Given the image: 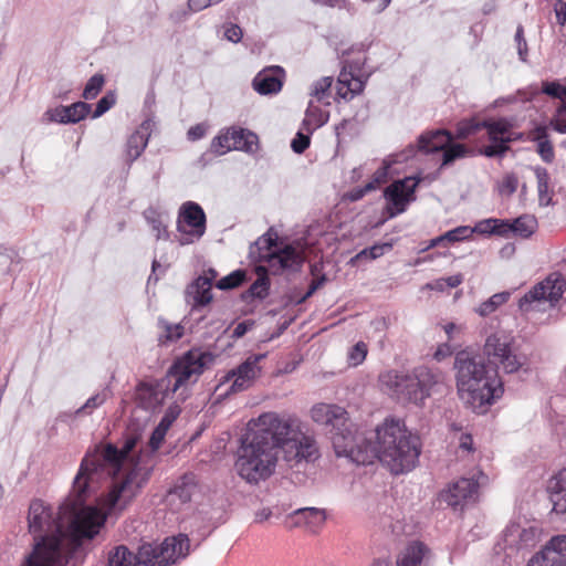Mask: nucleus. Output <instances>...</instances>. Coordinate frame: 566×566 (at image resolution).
<instances>
[{
  "mask_svg": "<svg viewBox=\"0 0 566 566\" xmlns=\"http://www.w3.org/2000/svg\"><path fill=\"white\" fill-rule=\"evenodd\" d=\"M74 500L63 503L56 516L50 506L34 500L29 507V530L35 544L22 566H66L84 539H93L104 526L105 510L84 506L86 493L78 494L74 486Z\"/></svg>",
  "mask_w": 566,
  "mask_h": 566,
  "instance_id": "nucleus-1",
  "label": "nucleus"
},
{
  "mask_svg": "<svg viewBox=\"0 0 566 566\" xmlns=\"http://www.w3.org/2000/svg\"><path fill=\"white\" fill-rule=\"evenodd\" d=\"M251 423L234 463L238 475L249 484L256 485L273 475L281 450L287 462H311L319 455L315 438L301 430V421L294 416L264 412Z\"/></svg>",
  "mask_w": 566,
  "mask_h": 566,
  "instance_id": "nucleus-2",
  "label": "nucleus"
},
{
  "mask_svg": "<svg viewBox=\"0 0 566 566\" xmlns=\"http://www.w3.org/2000/svg\"><path fill=\"white\" fill-rule=\"evenodd\" d=\"M137 439L127 438L122 449L107 444L102 450L86 454L74 479V490L87 493L98 481L116 475L125 468L123 479L113 482L109 491L101 499L102 509L108 514L123 511L137 496L149 480L151 468L140 461L133 462L130 455Z\"/></svg>",
  "mask_w": 566,
  "mask_h": 566,
  "instance_id": "nucleus-3",
  "label": "nucleus"
},
{
  "mask_svg": "<svg viewBox=\"0 0 566 566\" xmlns=\"http://www.w3.org/2000/svg\"><path fill=\"white\" fill-rule=\"evenodd\" d=\"M420 455L419 438L399 420H386L369 438H361L353 462L361 465L378 459L394 474L415 469Z\"/></svg>",
  "mask_w": 566,
  "mask_h": 566,
  "instance_id": "nucleus-4",
  "label": "nucleus"
},
{
  "mask_svg": "<svg viewBox=\"0 0 566 566\" xmlns=\"http://www.w3.org/2000/svg\"><path fill=\"white\" fill-rule=\"evenodd\" d=\"M453 368L459 397L474 412H485L502 397L504 388L499 373L485 363L480 353L472 349L458 352Z\"/></svg>",
  "mask_w": 566,
  "mask_h": 566,
  "instance_id": "nucleus-5",
  "label": "nucleus"
},
{
  "mask_svg": "<svg viewBox=\"0 0 566 566\" xmlns=\"http://www.w3.org/2000/svg\"><path fill=\"white\" fill-rule=\"evenodd\" d=\"M189 551V538L179 534L155 545L145 543L134 553L125 545L113 547L107 554V566H167L185 557Z\"/></svg>",
  "mask_w": 566,
  "mask_h": 566,
  "instance_id": "nucleus-6",
  "label": "nucleus"
},
{
  "mask_svg": "<svg viewBox=\"0 0 566 566\" xmlns=\"http://www.w3.org/2000/svg\"><path fill=\"white\" fill-rule=\"evenodd\" d=\"M310 413L312 420L323 426L331 436L336 455L353 461L361 438L356 436L355 426L346 409L334 403L318 402L311 408Z\"/></svg>",
  "mask_w": 566,
  "mask_h": 566,
  "instance_id": "nucleus-7",
  "label": "nucleus"
},
{
  "mask_svg": "<svg viewBox=\"0 0 566 566\" xmlns=\"http://www.w3.org/2000/svg\"><path fill=\"white\" fill-rule=\"evenodd\" d=\"M214 360L211 353L202 352L200 349H190L182 356L177 358L169 367L166 380V389L171 394L180 391L182 399L186 398V389L189 385L197 382L200 375L208 368Z\"/></svg>",
  "mask_w": 566,
  "mask_h": 566,
  "instance_id": "nucleus-8",
  "label": "nucleus"
},
{
  "mask_svg": "<svg viewBox=\"0 0 566 566\" xmlns=\"http://www.w3.org/2000/svg\"><path fill=\"white\" fill-rule=\"evenodd\" d=\"M177 230L180 233L178 242L181 245L198 241L206 232L203 209L193 201L184 203L179 212Z\"/></svg>",
  "mask_w": 566,
  "mask_h": 566,
  "instance_id": "nucleus-9",
  "label": "nucleus"
},
{
  "mask_svg": "<svg viewBox=\"0 0 566 566\" xmlns=\"http://www.w3.org/2000/svg\"><path fill=\"white\" fill-rule=\"evenodd\" d=\"M566 281L560 273H551L545 280L528 291L518 303L522 311L528 312L533 303L548 302L554 306L563 296Z\"/></svg>",
  "mask_w": 566,
  "mask_h": 566,
  "instance_id": "nucleus-10",
  "label": "nucleus"
},
{
  "mask_svg": "<svg viewBox=\"0 0 566 566\" xmlns=\"http://www.w3.org/2000/svg\"><path fill=\"white\" fill-rule=\"evenodd\" d=\"M418 184L419 179L406 177L394 181L385 189L386 210L390 218L406 211L407 206L415 200V190Z\"/></svg>",
  "mask_w": 566,
  "mask_h": 566,
  "instance_id": "nucleus-11",
  "label": "nucleus"
},
{
  "mask_svg": "<svg viewBox=\"0 0 566 566\" xmlns=\"http://www.w3.org/2000/svg\"><path fill=\"white\" fill-rule=\"evenodd\" d=\"M259 262L266 263L268 273L273 275L282 274L286 271L297 272L303 264V255L294 247L287 244L283 248H275L272 252H266L258 256Z\"/></svg>",
  "mask_w": 566,
  "mask_h": 566,
  "instance_id": "nucleus-12",
  "label": "nucleus"
},
{
  "mask_svg": "<svg viewBox=\"0 0 566 566\" xmlns=\"http://www.w3.org/2000/svg\"><path fill=\"white\" fill-rule=\"evenodd\" d=\"M486 475L479 472L478 479L461 478L451 483L448 489L440 493V499L449 506L458 507L463 503L475 500L479 486L486 481Z\"/></svg>",
  "mask_w": 566,
  "mask_h": 566,
  "instance_id": "nucleus-13",
  "label": "nucleus"
},
{
  "mask_svg": "<svg viewBox=\"0 0 566 566\" xmlns=\"http://www.w3.org/2000/svg\"><path fill=\"white\" fill-rule=\"evenodd\" d=\"M379 384L384 391L399 400L413 402L412 374L387 370L379 375Z\"/></svg>",
  "mask_w": 566,
  "mask_h": 566,
  "instance_id": "nucleus-14",
  "label": "nucleus"
},
{
  "mask_svg": "<svg viewBox=\"0 0 566 566\" xmlns=\"http://www.w3.org/2000/svg\"><path fill=\"white\" fill-rule=\"evenodd\" d=\"M200 491L199 482L193 473H186L180 476L166 495L167 504L179 511L182 505L191 502L192 497Z\"/></svg>",
  "mask_w": 566,
  "mask_h": 566,
  "instance_id": "nucleus-15",
  "label": "nucleus"
},
{
  "mask_svg": "<svg viewBox=\"0 0 566 566\" xmlns=\"http://www.w3.org/2000/svg\"><path fill=\"white\" fill-rule=\"evenodd\" d=\"M527 566H566V535L552 537L545 547L528 560Z\"/></svg>",
  "mask_w": 566,
  "mask_h": 566,
  "instance_id": "nucleus-16",
  "label": "nucleus"
},
{
  "mask_svg": "<svg viewBox=\"0 0 566 566\" xmlns=\"http://www.w3.org/2000/svg\"><path fill=\"white\" fill-rule=\"evenodd\" d=\"M413 403H422L430 396L432 388L443 381V374L439 369L419 366L412 370Z\"/></svg>",
  "mask_w": 566,
  "mask_h": 566,
  "instance_id": "nucleus-17",
  "label": "nucleus"
},
{
  "mask_svg": "<svg viewBox=\"0 0 566 566\" xmlns=\"http://www.w3.org/2000/svg\"><path fill=\"white\" fill-rule=\"evenodd\" d=\"M263 356H253L230 370L223 379V382L231 381L229 392H239L248 389L259 373L258 363Z\"/></svg>",
  "mask_w": 566,
  "mask_h": 566,
  "instance_id": "nucleus-18",
  "label": "nucleus"
},
{
  "mask_svg": "<svg viewBox=\"0 0 566 566\" xmlns=\"http://www.w3.org/2000/svg\"><path fill=\"white\" fill-rule=\"evenodd\" d=\"M365 82L360 74V66L358 63L344 64L337 81V95L343 99L349 101L355 95L363 92Z\"/></svg>",
  "mask_w": 566,
  "mask_h": 566,
  "instance_id": "nucleus-19",
  "label": "nucleus"
},
{
  "mask_svg": "<svg viewBox=\"0 0 566 566\" xmlns=\"http://www.w3.org/2000/svg\"><path fill=\"white\" fill-rule=\"evenodd\" d=\"M285 71L281 66H268L253 78L252 86L261 95L277 94L283 86Z\"/></svg>",
  "mask_w": 566,
  "mask_h": 566,
  "instance_id": "nucleus-20",
  "label": "nucleus"
},
{
  "mask_svg": "<svg viewBox=\"0 0 566 566\" xmlns=\"http://www.w3.org/2000/svg\"><path fill=\"white\" fill-rule=\"evenodd\" d=\"M91 105L85 102H75L69 106L60 105L45 112L50 122L60 124H76L91 112Z\"/></svg>",
  "mask_w": 566,
  "mask_h": 566,
  "instance_id": "nucleus-21",
  "label": "nucleus"
},
{
  "mask_svg": "<svg viewBox=\"0 0 566 566\" xmlns=\"http://www.w3.org/2000/svg\"><path fill=\"white\" fill-rule=\"evenodd\" d=\"M166 384L165 378L156 385L140 384L136 391L139 405L147 410L159 407L169 394H171V391L166 389Z\"/></svg>",
  "mask_w": 566,
  "mask_h": 566,
  "instance_id": "nucleus-22",
  "label": "nucleus"
},
{
  "mask_svg": "<svg viewBox=\"0 0 566 566\" xmlns=\"http://www.w3.org/2000/svg\"><path fill=\"white\" fill-rule=\"evenodd\" d=\"M210 279L206 275H200L191 282L186 289V302L191 305L192 311L198 310L212 300Z\"/></svg>",
  "mask_w": 566,
  "mask_h": 566,
  "instance_id": "nucleus-23",
  "label": "nucleus"
},
{
  "mask_svg": "<svg viewBox=\"0 0 566 566\" xmlns=\"http://www.w3.org/2000/svg\"><path fill=\"white\" fill-rule=\"evenodd\" d=\"M537 531L534 527L523 528L520 525H511L504 532L505 548L516 546L517 549L528 548L535 545Z\"/></svg>",
  "mask_w": 566,
  "mask_h": 566,
  "instance_id": "nucleus-24",
  "label": "nucleus"
},
{
  "mask_svg": "<svg viewBox=\"0 0 566 566\" xmlns=\"http://www.w3.org/2000/svg\"><path fill=\"white\" fill-rule=\"evenodd\" d=\"M292 518L295 526H304L311 532H316L326 521V512L317 507H302L293 512Z\"/></svg>",
  "mask_w": 566,
  "mask_h": 566,
  "instance_id": "nucleus-25",
  "label": "nucleus"
},
{
  "mask_svg": "<svg viewBox=\"0 0 566 566\" xmlns=\"http://www.w3.org/2000/svg\"><path fill=\"white\" fill-rule=\"evenodd\" d=\"M512 344L513 337L504 332H496L488 336L482 354L488 359V365H492Z\"/></svg>",
  "mask_w": 566,
  "mask_h": 566,
  "instance_id": "nucleus-26",
  "label": "nucleus"
},
{
  "mask_svg": "<svg viewBox=\"0 0 566 566\" xmlns=\"http://www.w3.org/2000/svg\"><path fill=\"white\" fill-rule=\"evenodd\" d=\"M430 549L421 542L410 543L397 560V566H428Z\"/></svg>",
  "mask_w": 566,
  "mask_h": 566,
  "instance_id": "nucleus-27",
  "label": "nucleus"
},
{
  "mask_svg": "<svg viewBox=\"0 0 566 566\" xmlns=\"http://www.w3.org/2000/svg\"><path fill=\"white\" fill-rule=\"evenodd\" d=\"M150 122H144L128 138L126 144V156L130 165L136 160L148 144Z\"/></svg>",
  "mask_w": 566,
  "mask_h": 566,
  "instance_id": "nucleus-28",
  "label": "nucleus"
},
{
  "mask_svg": "<svg viewBox=\"0 0 566 566\" xmlns=\"http://www.w3.org/2000/svg\"><path fill=\"white\" fill-rule=\"evenodd\" d=\"M230 135V150H241L245 151L248 154H254L256 153L259 148V138L256 134L243 129V128H230L229 129Z\"/></svg>",
  "mask_w": 566,
  "mask_h": 566,
  "instance_id": "nucleus-29",
  "label": "nucleus"
},
{
  "mask_svg": "<svg viewBox=\"0 0 566 566\" xmlns=\"http://www.w3.org/2000/svg\"><path fill=\"white\" fill-rule=\"evenodd\" d=\"M452 136L444 129L426 133L418 138V148L424 153L444 150L451 143Z\"/></svg>",
  "mask_w": 566,
  "mask_h": 566,
  "instance_id": "nucleus-30",
  "label": "nucleus"
},
{
  "mask_svg": "<svg viewBox=\"0 0 566 566\" xmlns=\"http://www.w3.org/2000/svg\"><path fill=\"white\" fill-rule=\"evenodd\" d=\"M483 128H486L488 136L491 143L502 142L505 144L516 140L521 137L520 134L511 133L510 124L506 120L500 119L495 122H482Z\"/></svg>",
  "mask_w": 566,
  "mask_h": 566,
  "instance_id": "nucleus-31",
  "label": "nucleus"
},
{
  "mask_svg": "<svg viewBox=\"0 0 566 566\" xmlns=\"http://www.w3.org/2000/svg\"><path fill=\"white\" fill-rule=\"evenodd\" d=\"M258 279L251 284L249 290L244 293L243 298H259L264 300L269 295L270 279L268 269L263 265L255 268Z\"/></svg>",
  "mask_w": 566,
  "mask_h": 566,
  "instance_id": "nucleus-32",
  "label": "nucleus"
},
{
  "mask_svg": "<svg viewBox=\"0 0 566 566\" xmlns=\"http://www.w3.org/2000/svg\"><path fill=\"white\" fill-rule=\"evenodd\" d=\"M180 413V409L178 406L169 407L164 417L161 418L160 422L154 430L151 437H150V446L153 449H158L161 442L165 439V436L172 424V422L177 419V417Z\"/></svg>",
  "mask_w": 566,
  "mask_h": 566,
  "instance_id": "nucleus-33",
  "label": "nucleus"
},
{
  "mask_svg": "<svg viewBox=\"0 0 566 566\" xmlns=\"http://www.w3.org/2000/svg\"><path fill=\"white\" fill-rule=\"evenodd\" d=\"M525 363L526 357L515 354L512 349V346H510L509 349L503 352L500 357L490 366L496 368L497 373L499 368H502L506 374H513L518 371L525 365Z\"/></svg>",
  "mask_w": 566,
  "mask_h": 566,
  "instance_id": "nucleus-34",
  "label": "nucleus"
},
{
  "mask_svg": "<svg viewBox=\"0 0 566 566\" xmlns=\"http://www.w3.org/2000/svg\"><path fill=\"white\" fill-rule=\"evenodd\" d=\"M327 120L328 114L318 105H315L313 101H310L303 119L304 129L308 134H312L315 129L322 127Z\"/></svg>",
  "mask_w": 566,
  "mask_h": 566,
  "instance_id": "nucleus-35",
  "label": "nucleus"
},
{
  "mask_svg": "<svg viewBox=\"0 0 566 566\" xmlns=\"http://www.w3.org/2000/svg\"><path fill=\"white\" fill-rule=\"evenodd\" d=\"M276 239L277 234L270 229L266 233L258 238V240L250 247V258L254 262H259V255L272 252L276 248Z\"/></svg>",
  "mask_w": 566,
  "mask_h": 566,
  "instance_id": "nucleus-36",
  "label": "nucleus"
},
{
  "mask_svg": "<svg viewBox=\"0 0 566 566\" xmlns=\"http://www.w3.org/2000/svg\"><path fill=\"white\" fill-rule=\"evenodd\" d=\"M512 234L523 239L530 238L537 229V220L532 214H523L511 221Z\"/></svg>",
  "mask_w": 566,
  "mask_h": 566,
  "instance_id": "nucleus-37",
  "label": "nucleus"
},
{
  "mask_svg": "<svg viewBox=\"0 0 566 566\" xmlns=\"http://www.w3.org/2000/svg\"><path fill=\"white\" fill-rule=\"evenodd\" d=\"M536 181H537V191H538V200L541 206H548L552 198L549 196V174L546 168L542 166H535L532 168Z\"/></svg>",
  "mask_w": 566,
  "mask_h": 566,
  "instance_id": "nucleus-38",
  "label": "nucleus"
},
{
  "mask_svg": "<svg viewBox=\"0 0 566 566\" xmlns=\"http://www.w3.org/2000/svg\"><path fill=\"white\" fill-rule=\"evenodd\" d=\"M111 395V389L106 386L101 391L90 397L85 403L75 411V416L91 415L95 409L104 405Z\"/></svg>",
  "mask_w": 566,
  "mask_h": 566,
  "instance_id": "nucleus-39",
  "label": "nucleus"
},
{
  "mask_svg": "<svg viewBox=\"0 0 566 566\" xmlns=\"http://www.w3.org/2000/svg\"><path fill=\"white\" fill-rule=\"evenodd\" d=\"M510 298L509 292H501L492 295L488 301L483 302L476 310L481 316H488L495 312L499 306L503 305Z\"/></svg>",
  "mask_w": 566,
  "mask_h": 566,
  "instance_id": "nucleus-40",
  "label": "nucleus"
},
{
  "mask_svg": "<svg viewBox=\"0 0 566 566\" xmlns=\"http://www.w3.org/2000/svg\"><path fill=\"white\" fill-rule=\"evenodd\" d=\"M145 218L147 222L150 224L153 232L155 233V237L157 240H167L168 239V231L167 226L163 221V219L156 213V211L151 210L148 212H145Z\"/></svg>",
  "mask_w": 566,
  "mask_h": 566,
  "instance_id": "nucleus-41",
  "label": "nucleus"
},
{
  "mask_svg": "<svg viewBox=\"0 0 566 566\" xmlns=\"http://www.w3.org/2000/svg\"><path fill=\"white\" fill-rule=\"evenodd\" d=\"M105 84V77L103 74H94L86 83L82 97L86 101L94 99L102 91Z\"/></svg>",
  "mask_w": 566,
  "mask_h": 566,
  "instance_id": "nucleus-42",
  "label": "nucleus"
},
{
  "mask_svg": "<svg viewBox=\"0 0 566 566\" xmlns=\"http://www.w3.org/2000/svg\"><path fill=\"white\" fill-rule=\"evenodd\" d=\"M333 84V77L324 76L312 84L311 96L317 102H322L324 98L329 96V88Z\"/></svg>",
  "mask_w": 566,
  "mask_h": 566,
  "instance_id": "nucleus-43",
  "label": "nucleus"
},
{
  "mask_svg": "<svg viewBox=\"0 0 566 566\" xmlns=\"http://www.w3.org/2000/svg\"><path fill=\"white\" fill-rule=\"evenodd\" d=\"M245 280V271L243 270H235L229 275L222 277L219 280L216 284V286L219 290H232L241 285Z\"/></svg>",
  "mask_w": 566,
  "mask_h": 566,
  "instance_id": "nucleus-44",
  "label": "nucleus"
},
{
  "mask_svg": "<svg viewBox=\"0 0 566 566\" xmlns=\"http://www.w3.org/2000/svg\"><path fill=\"white\" fill-rule=\"evenodd\" d=\"M469 149L462 144H449L443 150L442 166L453 163L455 159L465 157Z\"/></svg>",
  "mask_w": 566,
  "mask_h": 566,
  "instance_id": "nucleus-45",
  "label": "nucleus"
},
{
  "mask_svg": "<svg viewBox=\"0 0 566 566\" xmlns=\"http://www.w3.org/2000/svg\"><path fill=\"white\" fill-rule=\"evenodd\" d=\"M230 144H231V140H230L229 129H227L226 132H222L219 135H217L211 140L210 149L213 154H216L218 156L224 155L228 151H230Z\"/></svg>",
  "mask_w": 566,
  "mask_h": 566,
  "instance_id": "nucleus-46",
  "label": "nucleus"
},
{
  "mask_svg": "<svg viewBox=\"0 0 566 566\" xmlns=\"http://www.w3.org/2000/svg\"><path fill=\"white\" fill-rule=\"evenodd\" d=\"M518 187V178L515 174H506L497 184L499 193L502 197H511Z\"/></svg>",
  "mask_w": 566,
  "mask_h": 566,
  "instance_id": "nucleus-47",
  "label": "nucleus"
},
{
  "mask_svg": "<svg viewBox=\"0 0 566 566\" xmlns=\"http://www.w3.org/2000/svg\"><path fill=\"white\" fill-rule=\"evenodd\" d=\"M542 92L553 98L562 101V104L566 102V86L557 81L543 82Z\"/></svg>",
  "mask_w": 566,
  "mask_h": 566,
  "instance_id": "nucleus-48",
  "label": "nucleus"
},
{
  "mask_svg": "<svg viewBox=\"0 0 566 566\" xmlns=\"http://www.w3.org/2000/svg\"><path fill=\"white\" fill-rule=\"evenodd\" d=\"M368 348L364 342L356 343L348 352L347 360L350 366L360 365L367 356Z\"/></svg>",
  "mask_w": 566,
  "mask_h": 566,
  "instance_id": "nucleus-49",
  "label": "nucleus"
},
{
  "mask_svg": "<svg viewBox=\"0 0 566 566\" xmlns=\"http://www.w3.org/2000/svg\"><path fill=\"white\" fill-rule=\"evenodd\" d=\"M481 128H483L482 122L462 120L457 126L455 137L459 139H465L476 134Z\"/></svg>",
  "mask_w": 566,
  "mask_h": 566,
  "instance_id": "nucleus-50",
  "label": "nucleus"
},
{
  "mask_svg": "<svg viewBox=\"0 0 566 566\" xmlns=\"http://www.w3.org/2000/svg\"><path fill=\"white\" fill-rule=\"evenodd\" d=\"M473 233L474 230H471V227L460 226L447 231L443 234V238H446L448 242H460L470 239L473 235Z\"/></svg>",
  "mask_w": 566,
  "mask_h": 566,
  "instance_id": "nucleus-51",
  "label": "nucleus"
},
{
  "mask_svg": "<svg viewBox=\"0 0 566 566\" xmlns=\"http://www.w3.org/2000/svg\"><path fill=\"white\" fill-rule=\"evenodd\" d=\"M390 249H391V244H389V243L375 244L370 248H366V249L361 250L359 253H357L355 255L353 261L359 260L363 258L369 259V260H375V259L381 256L386 250H390Z\"/></svg>",
  "mask_w": 566,
  "mask_h": 566,
  "instance_id": "nucleus-52",
  "label": "nucleus"
},
{
  "mask_svg": "<svg viewBox=\"0 0 566 566\" xmlns=\"http://www.w3.org/2000/svg\"><path fill=\"white\" fill-rule=\"evenodd\" d=\"M116 103V95L113 92L106 93L96 104L92 118H98L111 109Z\"/></svg>",
  "mask_w": 566,
  "mask_h": 566,
  "instance_id": "nucleus-53",
  "label": "nucleus"
},
{
  "mask_svg": "<svg viewBox=\"0 0 566 566\" xmlns=\"http://www.w3.org/2000/svg\"><path fill=\"white\" fill-rule=\"evenodd\" d=\"M551 126L559 134H566V103L560 104L554 114Z\"/></svg>",
  "mask_w": 566,
  "mask_h": 566,
  "instance_id": "nucleus-54",
  "label": "nucleus"
},
{
  "mask_svg": "<svg viewBox=\"0 0 566 566\" xmlns=\"http://www.w3.org/2000/svg\"><path fill=\"white\" fill-rule=\"evenodd\" d=\"M509 149V144L497 142L491 143V145L483 147L481 154L484 155L485 157L493 158L497 156H503Z\"/></svg>",
  "mask_w": 566,
  "mask_h": 566,
  "instance_id": "nucleus-55",
  "label": "nucleus"
},
{
  "mask_svg": "<svg viewBox=\"0 0 566 566\" xmlns=\"http://www.w3.org/2000/svg\"><path fill=\"white\" fill-rule=\"evenodd\" d=\"M311 134H303L302 132H298L295 137L292 139L291 148L296 154H303L310 146Z\"/></svg>",
  "mask_w": 566,
  "mask_h": 566,
  "instance_id": "nucleus-56",
  "label": "nucleus"
},
{
  "mask_svg": "<svg viewBox=\"0 0 566 566\" xmlns=\"http://www.w3.org/2000/svg\"><path fill=\"white\" fill-rule=\"evenodd\" d=\"M537 153L545 163L549 164L554 160V147L549 139L537 143Z\"/></svg>",
  "mask_w": 566,
  "mask_h": 566,
  "instance_id": "nucleus-57",
  "label": "nucleus"
},
{
  "mask_svg": "<svg viewBox=\"0 0 566 566\" xmlns=\"http://www.w3.org/2000/svg\"><path fill=\"white\" fill-rule=\"evenodd\" d=\"M184 335V326L180 324H167L165 326V335L163 336L165 338V342H175L181 338Z\"/></svg>",
  "mask_w": 566,
  "mask_h": 566,
  "instance_id": "nucleus-58",
  "label": "nucleus"
},
{
  "mask_svg": "<svg viewBox=\"0 0 566 566\" xmlns=\"http://www.w3.org/2000/svg\"><path fill=\"white\" fill-rule=\"evenodd\" d=\"M379 182L380 179L377 177L375 180L367 182L364 187L354 189L349 195L350 200L356 201L361 199L367 192L375 190Z\"/></svg>",
  "mask_w": 566,
  "mask_h": 566,
  "instance_id": "nucleus-59",
  "label": "nucleus"
},
{
  "mask_svg": "<svg viewBox=\"0 0 566 566\" xmlns=\"http://www.w3.org/2000/svg\"><path fill=\"white\" fill-rule=\"evenodd\" d=\"M242 29L238 24H226L224 25V38L233 43H238L242 39Z\"/></svg>",
  "mask_w": 566,
  "mask_h": 566,
  "instance_id": "nucleus-60",
  "label": "nucleus"
},
{
  "mask_svg": "<svg viewBox=\"0 0 566 566\" xmlns=\"http://www.w3.org/2000/svg\"><path fill=\"white\" fill-rule=\"evenodd\" d=\"M493 234L499 237H509L512 233V226L510 220L496 219L493 223Z\"/></svg>",
  "mask_w": 566,
  "mask_h": 566,
  "instance_id": "nucleus-61",
  "label": "nucleus"
},
{
  "mask_svg": "<svg viewBox=\"0 0 566 566\" xmlns=\"http://www.w3.org/2000/svg\"><path fill=\"white\" fill-rule=\"evenodd\" d=\"M495 222V218H489L479 221L471 230H474V233L479 234H493V223Z\"/></svg>",
  "mask_w": 566,
  "mask_h": 566,
  "instance_id": "nucleus-62",
  "label": "nucleus"
},
{
  "mask_svg": "<svg viewBox=\"0 0 566 566\" xmlns=\"http://www.w3.org/2000/svg\"><path fill=\"white\" fill-rule=\"evenodd\" d=\"M453 353L452 347L448 343L440 344L433 353V358L437 361H441Z\"/></svg>",
  "mask_w": 566,
  "mask_h": 566,
  "instance_id": "nucleus-63",
  "label": "nucleus"
},
{
  "mask_svg": "<svg viewBox=\"0 0 566 566\" xmlns=\"http://www.w3.org/2000/svg\"><path fill=\"white\" fill-rule=\"evenodd\" d=\"M557 22L562 28L566 27V0H558L555 6Z\"/></svg>",
  "mask_w": 566,
  "mask_h": 566,
  "instance_id": "nucleus-64",
  "label": "nucleus"
}]
</instances>
